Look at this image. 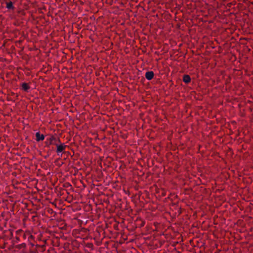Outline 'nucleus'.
Returning <instances> with one entry per match:
<instances>
[{
    "instance_id": "obj_1",
    "label": "nucleus",
    "mask_w": 253,
    "mask_h": 253,
    "mask_svg": "<svg viewBox=\"0 0 253 253\" xmlns=\"http://www.w3.org/2000/svg\"><path fill=\"white\" fill-rule=\"evenodd\" d=\"M57 142H60V139L53 136H51L46 139L45 143L47 146H49L51 144L55 145Z\"/></svg>"
},
{
    "instance_id": "obj_2",
    "label": "nucleus",
    "mask_w": 253,
    "mask_h": 253,
    "mask_svg": "<svg viewBox=\"0 0 253 253\" xmlns=\"http://www.w3.org/2000/svg\"><path fill=\"white\" fill-rule=\"evenodd\" d=\"M58 143L59 142H57L55 145H56L57 147V153H58V155H59V153L63 152L66 147V146L64 143H60L59 144Z\"/></svg>"
},
{
    "instance_id": "obj_3",
    "label": "nucleus",
    "mask_w": 253,
    "mask_h": 253,
    "mask_svg": "<svg viewBox=\"0 0 253 253\" xmlns=\"http://www.w3.org/2000/svg\"><path fill=\"white\" fill-rule=\"evenodd\" d=\"M154 76V74L153 71H148L145 73V78L148 80H151Z\"/></svg>"
},
{
    "instance_id": "obj_4",
    "label": "nucleus",
    "mask_w": 253,
    "mask_h": 253,
    "mask_svg": "<svg viewBox=\"0 0 253 253\" xmlns=\"http://www.w3.org/2000/svg\"><path fill=\"white\" fill-rule=\"evenodd\" d=\"M35 135L36 137V140L37 141H42L44 139V135L41 134L40 132H36Z\"/></svg>"
},
{
    "instance_id": "obj_5",
    "label": "nucleus",
    "mask_w": 253,
    "mask_h": 253,
    "mask_svg": "<svg viewBox=\"0 0 253 253\" xmlns=\"http://www.w3.org/2000/svg\"><path fill=\"white\" fill-rule=\"evenodd\" d=\"M6 7L8 9L13 10L14 9V7L13 4V2L11 1H8L6 2Z\"/></svg>"
},
{
    "instance_id": "obj_6",
    "label": "nucleus",
    "mask_w": 253,
    "mask_h": 253,
    "mask_svg": "<svg viewBox=\"0 0 253 253\" xmlns=\"http://www.w3.org/2000/svg\"><path fill=\"white\" fill-rule=\"evenodd\" d=\"M183 81L184 83L188 84L191 81V78L188 75H185L183 76Z\"/></svg>"
},
{
    "instance_id": "obj_7",
    "label": "nucleus",
    "mask_w": 253,
    "mask_h": 253,
    "mask_svg": "<svg viewBox=\"0 0 253 253\" xmlns=\"http://www.w3.org/2000/svg\"><path fill=\"white\" fill-rule=\"evenodd\" d=\"M22 89L25 91H27L30 88L29 85L26 83H22Z\"/></svg>"
},
{
    "instance_id": "obj_8",
    "label": "nucleus",
    "mask_w": 253,
    "mask_h": 253,
    "mask_svg": "<svg viewBox=\"0 0 253 253\" xmlns=\"http://www.w3.org/2000/svg\"><path fill=\"white\" fill-rule=\"evenodd\" d=\"M60 159H56L54 162L55 164L58 165L59 166H60L62 165L63 164H64V162L62 161L60 162Z\"/></svg>"
}]
</instances>
